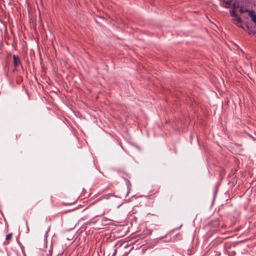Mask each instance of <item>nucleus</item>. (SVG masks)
<instances>
[{
	"instance_id": "6e6552de",
	"label": "nucleus",
	"mask_w": 256,
	"mask_h": 256,
	"mask_svg": "<svg viewBox=\"0 0 256 256\" xmlns=\"http://www.w3.org/2000/svg\"><path fill=\"white\" fill-rule=\"evenodd\" d=\"M250 12V10L248 9H246V10H244L243 8H240V13H244V12Z\"/></svg>"
},
{
	"instance_id": "7ed1b4c3",
	"label": "nucleus",
	"mask_w": 256,
	"mask_h": 256,
	"mask_svg": "<svg viewBox=\"0 0 256 256\" xmlns=\"http://www.w3.org/2000/svg\"><path fill=\"white\" fill-rule=\"evenodd\" d=\"M14 63L15 66H17L20 63L19 58L18 56L15 54L13 55Z\"/></svg>"
},
{
	"instance_id": "f03ea898",
	"label": "nucleus",
	"mask_w": 256,
	"mask_h": 256,
	"mask_svg": "<svg viewBox=\"0 0 256 256\" xmlns=\"http://www.w3.org/2000/svg\"><path fill=\"white\" fill-rule=\"evenodd\" d=\"M232 0H226V1L224 0V3L221 6H224L226 8H228L232 4Z\"/></svg>"
},
{
	"instance_id": "f8f14e48",
	"label": "nucleus",
	"mask_w": 256,
	"mask_h": 256,
	"mask_svg": "<svg viewBox=\"0 0 256 256\" xmlns=\"http://www.w3.org/2000/svg\"><path fill=\"white\" fill-rule=\"evenodd\" d=\"M238 26H240L241 27L242 29H244L245 28V26H242V25H238Z\"/></svg>"
},
{
	"instance_id": "423d86ee",
	"label": "nucleus",
	"mask_w": 256,
	"mask_h": 256,
	"mask_svg": "<svg viewBox=\"0 0 256 256\" xmlns=\"http://www.w3.org/2000/svg\"><path fill=\"white\" fill-rule=\"evenodd\" d=\"M230 12L231 16L236 18L238 17V14H236V10H230Z\"/></svg>"
},
{
	"instance_id": "9d476101",
	"label": "nucleus",
	"mask_w": 256,
	"mask_h": 256,
	"mask_svg": "<svg viewBox=\"0 0 256 256\" xmlns=\"http://www.w3.org/2000/svg\"><path fill=\"white\" fill-rule=\"evenodd\" d=\"M245 27L246 28V30H250V24H249L248 23H246L244 24Z\"/></svg>"
},
{
	"instance_id": "ddd939ff",
	"label": "nucleus",
	"mask_w": 256,
	"mask_h": 256,
	"mask_svg": "<svg viewBox=\"0 0 256 256\" xmlns=\"http://www.w3.org/2000/svg\"><path fill=\"white\" fill-rule=\"evenodd\" d=\"M238 26H240L241 27L242 29H244L245 28V26H242V25H238Z\"/></svg>"
},
{
	"instance_id": "2eb2a0df",
	"label": "nucleus",
	"mask_w": 256,
	"mask_h": 256,
	"mask_svg": "<svg viewBox=\"0 0 256 256\" xmlns=\"http://www.w3.org/2000/svg\"><path fill=\"white\" fill-rule=\"evenodd\" d=\"M254 28H255L256 26V22H254Z\"/></svg>"
},
{
	"instance_id": "f257e3e1",
	"label": "nucleus",
	"mask_w": 256,
	"mask_h": 256,
	"mask_svg": "<svg viewBox=\"0 0 256 256\" xmlns=\"http://www.w3.org/2000/svg\"><path fill=\"white\" fill-rule=\"evenodd\" d=\"M248 16L251 18L254 22H256V14L253 10L248 12Z\"/></svg>"
},
{
	"instance_id": "9b49d317",
	"label": "nucleus",
	"mask_w": 256,
	"mask_h": 256,
	"mask_svg": "<svg viewBox=\"0 0 256 256\" xmlns=\"http://www.w3.org/2000/svg\"><path fill=\"white\" fill-rule=\"evenodd\" d=\"M111 196L112 195L110 194H106V195L104 196V197L106 198H108L110 196Z\"/></svg>"
},
{
	"instance_id": "20e7f679",
	"label": "nucleus",
	"mask_w": 256,
	"mask_h": 256,
	"mask_svg": "<svg viewBox=\"0 0 256 256\" xmlns=\"http://www.w3.org/2000/svg\"><path fill=\"white\" fill-rule=\"evenodd\" d=\"M240 8L239 2L236 0L235 2L232 4V10H236V9Z\"/></svg>"
},
{
	"instance_id": "0eeeda50",
	"label": "nucleus",
	"mask_w": 256,
	"mask_h": 256,
	"mask_svg": "<svg viewBox=\"0 0 256 256\" xmlns=\"http://www.w3.org/2000/svg\"><path fill=\"white\" fill-rule=\"evenodd\" d=\"M248 34L250 35H256V30H248Z\"/></svg>"
},
{
	"instance_id": "4468645a",
	"label": "nucleus",
	"mask_w": 256,
	"mask_h": 256,
	"mask_svg": "<svg viewBox=\"0 0 256 256\" xmlns=\"http://www.w3.org/2000/svg\"><path fill=\"white\" fill-rule=\"evenodd\" d=\"M254 26H252V25H250V29H251V28H254Z\"/></svg>"
},
{
	"instance_id": "1a4fd4ad",
	"label": "nucleus",
	"mask_w": 256,
	"mask_h": 256,
	"mask_svg": "<svg viewBox=\"0 0 256 256\" xmlns=\"http://www.w3.org/2000/svg\"><path fill=\"white\" fill-rule=\"evenodd\" d=\"M12 233L8 234L6 236V240H10L12 238Z\"/></svg>"
},
{
	"instance_id": "39448f33",
	"label": "nucleus",
	"mask_w": 256,
	"mask_h": 256,
	"mask_svg": "<svg viewBox=\"0 0 256 256\" xmlns=\"http://www.w3.org/2000/svg\"><path fill=\"white\" fill-rule=\"evenodd\" d=\"M236 18H235V19L233 18L232 20L234 22H235V21L236 22V24L237 25H238V24H239V23H240V24L242 23V18L240 17H238H238H236Z\"/></svg>"
}]
</instances>
